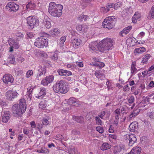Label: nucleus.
<instances>
[{
    "instance_id": "f257e3e1",
    "label": "nucleus",
    "mask_w": 154,
    "mask_h": 154,
    "mask_svg": "<svg viewBox=\"0 0 154 154\" xmlns=\"http://www.w3.org/2000/svg\"><path fill=\"white\" fill-rule=\"evenodd\" d=\"M12 113L13 116L17 117H21L26 109V104L24 99L20 100L19 104H15L13 105Z\"/></svg>"
},
{
    "instance_id": "f03ea898",
    "label": "nucleus",
    "mask_w": 154,
    "mask_h": 154,
    "mask_svg": "<svg viewBox=\"0 0 154 154\" xmlns=\"http://www.w3.org/2000/svg\"><path fill=\"white\" fill-rule=\"evenodd\" d=\"M113 40L110 38H107L100 41L97 47L98 50L100 52L111 50L113 47Z\"/></svg>"
},
{
    "instance_id": "7ed1b4c3",
    "label": "nucleus",
    "mask_w": 154,
    "mask_h": 154,
    "mask_svg": "<svg viewBox=\"0 0 154 154\" xmlns=\"http://www.w3.org/2000/svg\"><path fill=\"white\" fill-rule=\"evenodd\" d=\"M63 6L60 4L57 5L54 2L50 3L49 5L48 12L54 17H59L62 14Z\"/></svg>"
},
{
    "instance_id": "20e7f679",
    "label": "nucleus",
    "mask_w": 154,
    "mask_h": 154,
    "mask_svg": "<svg viewBox=\"0 0 154 154\" xmlns=\"http://www.w3.org/2000/svg\"><path fill=\"white\" fill-rule=\"evenodd\" d=\"M116 23V19L114 16L108 17L104 20L102 23L103 27L108 29L113 28Z\"/></svg>"
},
{
    "instance_id": "39448f33",
    "label": "nucleus",
    "mask_w": 154,
    "mask_h": 154,
    "mask_svg": "<svg viewBox=\"0 0 154 154\" xmlns=\"http://www.w3.org/2000/svg\"><path fill=\"white\" fill-rule=\"evenodd\" d=\"M48 43V39L47 38L40 37L36 40L34 43L35 45L39 48H43L44 47H46Z\"/></svg>"
},
{
    "instance_id": "423d86ee",
    "label": "nucleus",
    "mask_w": 154,
    "mask_h": 154,
    "mask_svg": "<svg viewBox=\"0 0 154 154\" xmlns=\"http://www.w3.org/2000/svg\"><path fill=\"white\" fill-rule=\"evenodd\" d=\"M27 21L28 24L29 26V29H32L35 26H37L38 25V20L35 19L32 17H28L27 18Z\"/></svg>"
},
{
    "instance_id": "0eeeda50",
    "label": "nucleus",
    "mask_w": 154,
    "mask_h": 154,
    "mask_svg": "<svg viewBox=\"0 0 154 154\" xmlns=\"http://www.w3.org/2000/svg\"><path fill=\"white\" fill-rule=\"evenodd\" d=\"M125 139L127 142H128V145L131 146L137 140V138L134 134L130 135L127 134L125 136Z\"/></svg>"
},
{
    "instance_id": "6e6552de",
    "label": "nucleus",
    "mask_w": 154,
    "mask_h": 154,
    "mask_svg": "<svg viewBox=\"0 0 154 154\" xmlns=\"http://www.w3.org/2000/svg\"><path fill=\"white\" fill-rule=\"evenodd\" d=\"M11 116V112L8 111H5L2 112V122L4 123L7 122Z\"/></svg>"
},
{
    "instance_id": "1a4fd4ad",
    "label": "nucleus",
    "mask_w": 154,
    "mask_h": 154,
    "mask_svg": "<svg viewBox=\"0 0 154 154\" xmlns=\"http://www.w3.org/2000/svg\"><path fill=\"white\" fill-rule=\"evenodd\" d=\"M7 8L10 11L16 12L19 9V5L14 2H9L6 5Z\"/></svg>"
},
{
    "instance_id": "9d476101",
    "label": "nucleus",
    "mask_w": 154,
    "mask_h": 154,
    "mask_svg": "<svg viewBox=\"0 0 154 154\" xmlns=\"http://www.w3.org/2000/svg\"><path fill=\"white\" fill-rule=\"evenodd\" d=\"M60 86V92L61 93H66L69 90V87L67 85L65 84L64 81L61 80L59 81Z\"/></svg>"
},
{
    "instance_id": "9b49d317",
    "label": "nucleus",
    "mask_w": 154,
    "mask_h": 154,
    "mask_svg": "<svg viewBox=\"0 0 154 154\" xmlns=\"http://www.w3.org/2000/svg\"><path fill=\"white\" fill-rule=\"evenodd\" d=\"M54 76L53 75L47 76L45 78L43 79L41 82V84L44 86H47L51 83L54 79Z\"/></svg>"
},
{
    "instance_id": "f8f14e48",
    "label": "nucleus",
    "mask_w": 154,
    "mask_h": 154,
    "mask_svg": "<svg viewBox=\"0 0 154 154\" xmlns=\"http://www.w3.org/2000/svg\"><path fill=\"white\" fill-rule=\"evenodd\" d=\"M3 81L5 84L8 83H12L14 81V78L11 75L9 74H6L3 77Z\"/></svg>"
},
{
    "instance_id": "ddd939ff",
    "label": "nucleus",
    "mask_w": 154,
    "mask_h": 154,
    "mask_svg": "<svg viewBox=\"0 0 154 154\" xmlns=\"http://www.w3.org/2000/svg\"><path fill=\"white\" fill-rule=\"evenodd\" d=\"M17 92L9 91L6 93V99L10 100H12L13 99L17 96Z\"/></svg>"
},
{
    "instance_id": "4468645a",
    "label": "nucleus",
    "mask_w": 154,
    "mask_h": 154,
    "mask_svg": "<svg viewBox=\"0 0 154 154\" xmlns=\"http://www.w3.org/2000/svg\"><path fill=\"white\" fill-rule=\"evenodd\" d=\"M8 41L10 46H12L15 49H17L19 48V44L17 43L13 39L9 38Z\"/></svg>"
},
{
    "instance_id": "2eb2a0df",
    "label": "nucleus",
    "mask_w": 154,
    "mask_h": 154,
    "mask_svg": "<svg viewBox=\"0 0 154 154\" xmlns=\"http://www.w3.org/2000/svg\"><path fill=\"white\" fill-rule=\"evenodd\" d=\"M138 124L136 122L131 123L129 126V129L131 132H134L137 130Z\"/></svg>"
},
{
    "instance_id": "dca6fc26",
    "label": "nucleus",
    "mask_w": 154,
    "mask_h": 154,
    "mask_svg": "<svg viewBox=\"0 0 154 154\" xmlns=\"http://www.w3.org/2000/svg\"><path fill=\"white\" fill-rule=\"evenodd\" d=\"M72 43L74 48L77 47L78 46L80 45L82 42L81 40L79 38H73L72 40Z\"/></svg>"
},
{
    "instance_id": "f3484780",
    "label": "nucleus",
    "mask_w": 154,
    "mask_h": 154,
    "mask_svg": "<svg viewBox=\"0 0 154 154\" xmlns=\"http://www.w3.org/2000/svg\"><path fill=\"white\" fill-rule=\"evenodd\" d=\"M87 26L84 25L82 26L81 25H79L77 26L76 28L77 30L80 32H86L87 30Z\"/></svg>"
},
{
    "instance_id": "a211bd4d",
    "label": "nucleus",
    "mask_w": 154,
    "mask_h": 154,
    "mask_svg": "<svg viewBox=\"0 0 154 154\" xmlns=\"http://www.w3.org/2000/svg\"><path fill=\"white\" fill-rule=\"evenodd\" d=\"M57 72L59 75H61L69 76L72 75V73L71 72L62 69L58 70Z\"/></svg>"
},
{
    "instance_id": "6ab92c4d",
    "label": "nucleus",
    "mask_w": 154,
    "mask_h": 154,
    "mask_svg": "<svg viewBox=\"0 0 154 154\" xmlns=\"http://www.w3.org/2000/svg\"><path fill=\"white\" fill-rule=\"evenodd\" d=\"M46 94V90L45 88H40V91L39 94L36 96V97L39 99L42 98Z\"/></svg>"
},
{
    "instance_id": "aec40b11",
    "label": "nucleus",
    "mask_w": 154,
    "mask_h": 154,
    "mask_svg": "<svg viewBox=\"0 0 154 154\" xmlns=\"http://www.w3.org/2000/svg\"><path fill=\"white\" fill-rule=\"evenodd\" d=\"M141 150V148L139 146L134 147L130 151L131 154H140Z\"/></svg>"
},
{
    "instance_id": "412c9836",
    "label": "nucleus",
    "mask_w": 154,
    "mask_h": 154,
    "mask_svg": "<svg viewBox=\"0 0 154 154\" xmlns=\"http://www.w3.org/2000/svg\"><path fill=\"white\" fill-rule=\"evenodd\" d=\"M146 51V49L143 47H140L135 48L134 50V53L135 55H137L138 54H142L145 52Z\"/></svg>"
},
{
    "instance_id": "4be33fe9",
    "label": "nucleus",
    "mask_w": 154,
    "mask_h": 154,
    "mask_svg": "<svg viewBox=\"0 0 154 154\" xmlns=\"http://www.w3.org/2000/svg\"><path fill=\"white\" fill-rule=\"evenodd\" d=\"M59 84V81H57L53 86V90L55 93L60 92V86Z\"/></svg>"
},
{
    "instance_id": "5701e85b",
    "label": "nucleus",
    "mask_w": 154,
    "mask_h": 154,
    "mask_svg": "<svg viewBox=\"0 0 154 154\" xmlns=\"http://www.w3.org/2000/svg\"><path fill=\"white\" fill-rule=\"evenodd\" d=\"M111 145L107 143H103L100 146V149L102 150H105L109 149Z\"/></svg>"
},
{
    "instance_id": "b1692460",
    "label": "nucleus",
    "mask_w": 154,
    "mask_h": 154,
    "mask_svg": "<svg viewBox=\"0 0 154 154\" xmlns=\"http://www.w3.org/2000/svg\"><path fill=\"white\" fill-rule=\"evenodd\" d=\"M132 28V26H129L124 28L122 31L120 32L122 36H123V34L124 35H126L128 32H129Z\"/></svg>"
},
{
    "instance_id": "393cba45",
    "label": "nucleus",
    "mask_w": 154,
    "mask_h": 154,
    "mask_svg": "<svg viewBox=\"0 0 154 154\" xmlns=\"http://www.w3.org/2000/svg\"><path fill=\"white\" fill-rule=\"evenodd\" d=\"M43 25L45 28L49 29L51 27V24L50 22L47 19H45L43 21Z\"/></svg>"
},
{
    "instance_id": "a878e982",
    "label": "nucleus",
    "mask_w": 154,
    "mask_h": 154,
    "mask_svg": "<svg viewBox=\"0 0 154 154\" xmlns=\"http://www.w3.org/2000/svg\"><path fill=\"white\" fill-rule=\"evenodd\" d=\"M73 119L75 121L80 123H82L84 122V119L82 116H73Z\"/></svg>"
},
{
    "instance_id": "bb28decb",
    "label": "nucleus",
    "mask_w": 154,
    "mask_h": 154,
    "mask_svg": "<svg viewBox=\"0 0 154 154\" xmlns=\"http://www.w3.org/2000/svg\"><path fill=\"white\" fill-rule=\"evenodd\" d=\"M58 51L56 50L54 52H53L52 54V55L50 56V57L52 60L55 61L58 59Z\"/></svg>"
},
{
    "instance_id": "cd10ccee",
    "label": "nucleus",
    "mask_w": 154,
    "mask_h": 154,
    "mask_svg": "<svg viewBox=\"0 0 154 154\" xmlns=\"http://www.w3.org/2000/svg\"><path fill=\"white\" fill-rule=\"evenodd\" d=\"M122 148L120 146H116L114 147L113 151L114 154H119L122 151Z\"/></svg>"
},
{
    "instance_id": "c85d7f7f",
    "label": "nucleus",
    "mask_w": 154,
    "mask_h": 154,
    "mask_svg": "<svg viewBox=\"0 0 154 154\" xmlns=\"http://www.w3.org/2000/svg\"><path fill=\"white\" fill-rule=\"evenodd\" d=\"M39 107L41 109H44L46 106L47 104L45 100H43L40 102L39 104Z\"/></svg>"
},
{
    "instance_id": "c756f323",
    "label": "nucleus",
    "mask_w": 154,
    "mask_h": 154,
    "mask_svg": "<svg viewBox=\"0 0 154 154\" xmlns=\"http://www.w3.org/2000/svg\"><path fill=\"white\" fill-rule=\"evenodd\" d=\"M88 18V16L87 15H81L79 17L77 18L78 20L80 21L84 20H85Z\"/></svg>"
},
{
    "instance_id": "7c9ffc66",
    "label": "nucleus",
    "mask_w": 154,
    "mask_h": 154,
    "mask_svg": "<svg viewBox=\"0 0 154 154\" xmlns=\"http://www.w3.org/2000/svg\"><path fill=\"white\" fill-rule=\"evenodd\" d=\"M37 152L39 153H48L49 152L48 149L45 148L44 147H42L40 149L38 150H37Z\"/></svg>"
},
{
    "instance_id": "2f4dec72",
    "label": "nucleus",
    "mask_w": 154,
    "mask_h": 154,
    "mask_svg": "<svg viewBox=\"0 0 154 154\" xmlns=\"http://www.w3.org/2000/svg\"><path fill=\"white\" fill-rule=\"evenodd\" d=\"M67 102L69 104H73L77 102V100L76 98L71 97L67 100Z\"/></svg>"
},
{
    "instance_id": "473e14b6",
    "label": "nucleus",
    "mask_w": 154,
    "mask_h": 154,
    "mask_svg": "<svg viewBox=\"0 0 154 154\" xmlns=\"http://www.w3.org/2000/svg\"><path fill=\"white\" fill-rule=\"evenodd\" d=\"M51 32L53 35H58L60 33V30L57 28L54 29L53 30H51Z\"/></svg>"
},
{
    "instance_id": "72a5a7b5",
    "label": "nucleus",
    "mask_w": 154,
    "mask_h": 154,
    "mask_svg": "<svg viewBox=\"0 0 154 154\" xmlns=\"http://www.w3.org/2000/svg\"><path fill=\"white\" fill-rule=\"evenodd\" d=\"M150 57V54H146L143 57V60L142 61V62L144 63L147 61L148 59Z\"/></svg>"
},
{
    "instance_id": "f704fd0d",
    "label": "nucleus",
    "mask_w": 154,
    "mask_h": 154,
    "mask_svg": "<svg viewBox=\"0 0 154 154\" xmlns=\"http://www.w3.org/2000/svg\"><path fill=\"white\" fill-rule=\"evenodd\" d=\"M66 40V36H64L60 38V46L63 47L64 45L63 44Z\"/></svg>"
},
{
    "instance_id": "c9c22d12",
    "label": "nucleus",
    "mask_w": 154,
    "mask_h": 154,
    "mask_svg": "<svg viewBox=\"0 0 154 154\" xmlns=\"http://www.w3.org/2000/svg\"><path fill=\"white\" fill-rule=\"evenodd\" d=\"M28 91L27 92L26 97H28L27 98H29L31 99L32 97V92L33 89H32L31 88L30 89L28 88Z\"/></svg>"
},
{
    "instance_id": "e433bc0d",
    "label": "nucleus",
    "mask_w": 154,
    "mask_h": 154,
    "mask_svg": "<svg viewBox=\"0 0 154 154\" xmlns=\"http://www.w3.org/2000/svg\"><path fill=\"white\" fill-rule=\"evenodd\" d=\"M96 45L95 43L91 42L90 44V48L91 49V50L95 52L96 50Z\"/></svg>"
},
{
    "instance_id": "4c0bfd02",
    "label": "nucleus",
    "mask_w": 154,
    "mask_h": 154,
    "mask_svg": "<svg viewBox=\"0 0 154 154\" xmlns=\"http://www.w3.org/2000/svg\"><path fill=\"white\" fill-rule=\"evenodd\" d=\"M26 8L27 9L33 8L35 7V5L34 4H32V3L29 2L28 4L26 5Z\"/></svg>"
},
{
    "instance_id": "58836bf2",
    "label": "nucleus",
    "mask_w": 154,
    "mask_h": 154,
    "mask_svg": "<svg viewBox=\"0 0 154 154\" xmlns=\"http://www.w3.org/2000/svg\"><path fill=\"white\" fill-rule=\"evenodd\" d=\"M38 71L39 72V75L41 76L42 75L45 74L46 72V69L45 68H40L38 69Z\"/></svg>"
},
{
    "instance_id": "ea45409f",
    "label": "nucleus",
    "mask_w": 154,
    "mask_h": 154,
    "mask_svg": "<svg viewBox=\"0 0 154 154\" xmlns=\"http://www.w3.org/2000/svg\"><path fill=\"white\" fill-rule=\"evenodd\" d=\"M127 99L130 103H132L134 101V98L133 96H130Z\"/></svg>"
},
{
    "instance_id": "a19ab883",
    "label": "nucleus",
    "mask_w": 154,
    "mask_h": 154,
    "mask_svg": "<svg viewBox=\"0 0 154 154\" xmlns=\"http://www.w3.org/2000/svg\"><path fill=\"white\" fill-rule=\"evenodd\" d=\"M133 16L134 18L136 19L137 20L139 21L140 20L141 15L138 12H136Z\"/></svg>"
},
{
    "instance_id": "79ce46f5",
    "label": "nucleus",
    "mask_w": 154,
    "mask_h": 154,
    "mask_svg": "<svg viewBox=\"0 0 154 154\" xmlns=\"http://www.w3.org/2000/svg\"><path fill=\"white\" fill-rule=\"evenodd\" d=\"M115 120L114 121V124L116 126H117L119 121V116L118 115H116L115 116Z\"/></svg>"
},
{
    "instance_id": "37998d69",
    "label": "nucleus",
    "mask_w": 154,
    "mask_h": 154,
    "mask_svg": "<svg viewBox=\"0 0 154 154\" xmlns=\"http://www.w3.org/2000/svg\"><path fill=\"white\" fill-rule=\"evenodd\" d=\"M104 77L105 75L103 74L102 73H98L97 72V78L98 79H102Z\"/></svg>"
},
{
    "instance_id": "c03bdc74",
    "label": "nucleus",
    "mask_w": 154,
    "mask_h": 154,
    "mask_svg": "<svg viewBox=\"0 0 154 154\" xmlns=\"http://www.w3.org/2000/svg\"><path fill=\"white\" fill-rule=\"evenodd\" d=\"M104 66L105 64L97 60V66L99 67H103Z\"/></svg>"
},
{
    "instance_id": "a18cd8bd",
    "label": "nucleus",
    "mask_w": 154,
    "mask_h": 154,
    "mask_svg": "<svg viewBox=\"0 0 154 154\" xmlns=\"http://www.w3.org/2000/svg\"><path fill=\"white\" fill-rule=\"evenodd\" d=\"M152 18H154V5L152 6L149 12Z\"/></svg>"
},
{
    "instance_id": "49530a36",
    "label": "nucleus",
    "mask_w": 154,
    "mask_h": 154,
    "mask_svg": "<svg viewBox=\"0 0 154 154\" xmlns=\"http://www.w3.org/2000/svg\"><path fill=\"white\" fill-rule=\"evenodd\" d=\"M74 65L75 67L79 66L80 67H82L83 66V65L82 63V62H75V63L74 64Z\"/></svg>"
},
{
    "instance_id": "de8ad7c7",
    "label": "nucleus",
    "mask_w": 154,
    "mask_h": 154,
    "mask_svg": "<svg viewBox=\"0 0 154 154\" xmlns=\"http://www.w3.org/2000/svg\"><path fill=\"white\" fill-rule=\"evenodd\" d=\"M9 62L11 64H15V58L13 57L12 58L9 57L8 58Z\"/></svg>"
},
{
    "instance_id": "09e8293b",
    "label": "nucleus",
    "mask_w": 154,
    "mask_h": 154,
    "mask_svg": "<svg viewBox=\"0 0 154 154\" xmlns=\"http://www.w3.org/2000/svg\"><path fill=\"white\" fill-rule=\"evenodd\" d=\"M97 131L100 134H102L104 130L102 127L100 126L97 127Z\"/></svg>"
},
{
    "instance_id": "8fccbe9b",
    "label": "nucleus",
    "mask_w": 154,
    "mask_h": 154,
    "mask_svg": "<svg viewBox=\"0 0 154 154\" xmlns=\"http://www.w3.org/2000/svg\"><path fill=\"white\" fill-rule=\"evenodd\" d=\"M68 151L70 154H75V148H74L69 149Z\"/></svg>"
},
{
    "instance_id": "3c124183",
    "label": "nucleus",
    "mask_w": 154,
    "mask_h": 154,
    "mask_svg": "<svg viewBox=\"0 0 154 154\" xmlns=\"http://www.w3.org/2000/svg\"><path fill=\"white\" fill-rule=\"evenodd\" d=\"M42 124L45 125H48L49 124L48 120L46 119H44L42 121Z\"/></svg>"
},
{
    "instance_id": "603ef678",
    "label": "nucleus",
    "mask_w": 154,
    "mask_h": 154,
    "mask_svg": "<svg viewBox=\"0 0 154 154\" xmlns=\"http://www.w3.org/2000/svg\"><path fill=\"white\" fill-rule=\"evenodd\" d=\"M106 112L104 111H102L100 112L98 115V116L102 119L103 117L105 115Z\"/></svg>"
},
{
    "instance_id": "864d4df0",
    "label": "nucleus",
    "mask_w": 154,
    "mask_h": 154,
    "mask_svg": "<svg viewBox=\"0 0 154 154\" xmlns=\"http://www.w3.org/2000/svg\"><path fill=\"white\" fill-rule=\"evenodd\" d=\"M148 114L150 118L154 119V111L149 112Z\"/></svg>"
},
{
    "instance_id": "5fc2aeb1",
    "label": "nucleus",
    "mask_w": 154,
    "mask_h": 154,
    "mask_svg": "<svg viewBox=\"0 0 154 154\" xmlns=\"http://www.w3.org/2000/svg\"><path fill=\"white\" fill-rule=\"evenodd\" d=\"M16 36L20 38V39H23V35L21 32H18L17 33Z\"/></svg>"
},
{
    "instance_id": "6e6d98bb",
    "label": "nucleus",
    "mask_w": 154,
    "mask_h": 154,
    "mask_svg": "<svg viewBox=\"0 0 154 154\" xmlns=\"http://www.w3.org/2000/svg\"><path fill=\"white\" fill-rule=\"evenodd\" d=\"M33 74L32 71V70H30L28 71L26 74V76L28 78L30 76H31Z\"/></svg>"
},
{
    "instance_id": "4d7b16f0",
    "label": "nucleus",
    "mask_w": 154,
    "mask_h": 154,
    "mask_svg": "<svg viewBox=\"0 0 154 154\" xmlns=\"http://www.w3.org/2000/svg\"><path fill=\"white\" fill-rule=\"evenodd\" d=\"M137 71V70L136 68H131V73L133 75H134Z\"/></svg>"
},
{
    "instance_id": "13d9d810",
    "label": "nucleus",
    "mask_w": 154,
    "mask_h": 154,
    "mask_svg": "<svg viewBox=\"0 0 154 154\" xmlns=\"http://www.w3.org/2000/svg\"><path fill=\"white\" fill-rule=\"evenodd\" d=\"M109 132L112 133L114 131V128L112 125H110L109 129Z\"/></svg>"
},
{
    "instance_id": "bf43d9fd",
    "label": "nucleus",
    "mask_w": 154,
    "mask_h": 154,
    "mask_svg": "<svg viewBox=\"0 0 154 154\" xmlns=\"http://www.w3.org/2000/svg\"><path fill=\"white\" fill-rule=\"evenodd\" d=\"M121 109V110L120 112L121 111V112L123 113L124 114L125 113V114H126V109L125 107H120Z\"/></svg>"
},
{
    "instance_id": "052dcab7",
    "label": "nucleus",
    "mask_w": 154,
    "mask_h": 154,
    "mask_svg": "<svg viewBox=\"0 0 154 154\" xmlns=\"http://www.w3.org/2000/svg\"><path fill=\"white\" fill-rule=\"evenodd\" d=\"M43 125L42 123H38V130L39 131L42 128H43Z\"/></svg>"
},
{
    "instance_id": "680f3d73",
    "label": "nucleus",
    "mask_w": 154,
    "mask_h": 154,
    "mask_svg": "<svg viewBox=\"0 0 154 154\" xmlns=\"http://www.w3.org/2000/svg\"><path fill=\"white\" fill-rule=\"evenodd\" d=\"M30 124L32 128H35L36 127V125L35 122L34 121L31 122Z\"/></svg>"
},
{
    "instance_id": "e2e57ef3",
    "label": "nucleus",
    "mask_w": 154,
    "mask_h": 154,
    "mask_svg": "<svg viewBox=\"0 0 154 154\" xmlns=\"http://www.w3.org/2000/svg\"><path fill=\"white\" fill-rule=\"evenodd\" d=\"M120 113V109H116L115 111V114L116 115L119 116Z\"/></svg>"
},
{
    "instance_id": "0e129e2a",
    "label": "nucleus",
    "mask_w": 154,
    "mask_h": 154,
    "mask_svg": "<svg viewBox=\"0 0 154 154\" xmlns=\"http://www.w3.org/2000/svg\"><path fill=\"white\" fill-rule=\"evenodd\" d=\"M91 114V113L89 112L87 114L86 116V119L87 120H89L91 118L92 116Z\"/></svg>"
},
{
    "instance_id": "69168bd1",
    "label": "nucleus",
    "mask_w": 154,
    "mask_h": 154,
    "mask_svg": "<svg viewBox=\"0 0 154 154\" xmlns=\"http://www.w3.org/2000/svg\"><path fill=\"white\" fill-rule=\"evenodd\" d=\"M139 112V109H137L135 111H134L132 113L134 115V116L135 117L138 115Z\"/></svg>"
},
{
    "instance_id": "338daca9",
    "label": "nucleus",
    "mask_w": 154,
    "mask_h": 154,
    "mask_svg": "<svg viewBox=\"0 0 154 154\" xmlns=\"http://www.w3.org/2000/svg\"><path fill=\"white\" fill-rule=\"evenodd\" d=\"M113 7V4H109L106 6V8H107V11H109L110 10V8Z\"/></svg>"
},
{
    "instance_id": "774afa93",
    "label": "nucleus",
    "mask_w": 154,
    "mask_h": 154,
    "mask_svg": "<svg viewBox=\"0 0 154 154\" xmlns=\"http://www.w3.org/2000/svg\"><path fill=\"white\" fill-rule=\"evenodd\" d=\"M17 60L20 61L21 62H23L24 60V58L23 57L18 56H17Z\"/></svg>"
}]
</instances>
